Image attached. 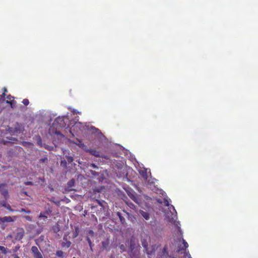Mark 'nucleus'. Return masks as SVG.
Wrapping results in <instances>:
<instances>
[{
	"label": "nucleus",
	"mask_w": 258,
	"mask_h": 258,
	"mask_svg": "<svg viewBox=\"0 0 258 258\" xmlns=\"http://www.w3.org/2000/svg\"><path fill=\"white\" fill-rule=\"evenodd\" d=\"M140 213L145 220H148L150 219V215L149 213L143 210H140Z\"/></svg>",
	"instance_id": "14"
},
{
	"label": "nucleus",
	"mask_w": 258,
	"mask_h": 258,
	"mask_svg": "<svg viewBox=\"0 0 258 258\" xmlns=\"http://www.w3.org/2000/svg\"><path fill=\"white\" fill-rule=\"evenodd\" d=\"M6 103L10 104L12 108H14L17 103L16 101L14 100L15 98L11 95H9L6 97Z\"/></svg>",
	"instance_id": "5"
},
{
	"label": "nucleus",
	"mask_w": 258,
	"mask_h": 258,
	"mask_svg": "<svg viewBox=\"0 0 258 258\" xmlns=\"http://www.w3.org/2000/svg\"><path fill=\"white\" fill-rule=\"evenodd\" d=\"M86 239L87 241V242L89 245L91 251H93L92 248L94 245V244L92 243V242L90 238L88 236L86 237Z\"/></svg>",
	"instance_id": "18"
},
{
	"label": "nucleus",
	"mask_w": 258,
	"mask_h": 258,
	"mask_svg": "<svg viewBox=\"0 0 258 258\" xmlns=\"http://www.w3.org/2000/svg\"><path fill=\"white\" fill-rule=\"evenodd\" d=\"M149 238L148 236L146 237V238H143L141 239V243L143 247L145 248V249L147 251L148 247V242L147 239Z\"/></svg>",
	"instance_id": "10"
},
{
	"label": "nucleus",
	"mask_w": 258,
	"mask_h": 258,
	"mask_svg": "<svg viewBox=\"0 0 258 258\" xmlns=\"http://www.w3.org/2000/svg\"><path fill=\"white\" fill-rule=\"evenodd\" d=\"M75 184V180L72 179L69 181L67 183L68 190V191H74L75 190L72 188V187L74 186Z\"/></svg>",
	"instance_id": "9"
},
{
	"label": "nucleus",
	"mask_w": 258,
	"mask_h": 258,
	"mask_svg": "<svg viewBox=\"0 0 258 258\" xmlns=\"http://www.w3.org/2000/svg\"><path fill=\"white\" fill-rule=\"evenodd\" d=\"M25 144H30L29 142H25Z\"/></svg>",
	"instance_id": "46"
},
{
	"label": "nucleus",
	"mask_w": 258,
	"mask_h": 258,
	"mask_svg": "<svg viewBox=\"0 0 258 258\" xmlns=\"http://www.w3.org/2000/svg\"><path fill=\"white\" fill-rule=\"evenodd\" d=\"M66 159H67V161H68L69 163H72V162L74 161L73 157H72V156H66Z\"/></svg>",
	"instance_id": "24"
},
{
	"label": "nucleus",
	"mask_w": 258,
	"mask_h": 258,
	"mask_svg": "<svg viewBox=\"0 0 258 258\" xmlns=\"http://www.w3.org/2000/svg\"><path fill=\"white\" fill-rule=\"evenodd\" d=\"M128 196L135 202L137 203V197L134 192L128 193Z\"/></svg>",
	"instance_id": "19"
},
{
	"label": "nucleus",
	"mask_w": 258,
	"mask_h": 258,
	"mask_svg": "<svg viewBox=\"0 0 258 258\" xmlns=\"http://www.w3.org/2000/svg\"><path fill=\"white\" fill-rule=\"evenodd\" d=\"M7 184L2 183L0 184V192L4 197L6 199H7L9 197V192L8 189L6 188Z\"/></svg>",
	"instance_id": "6"
},
{
	"label": "nucleus",
	"mask_w": 258,
	"mask_h": 258,
	"mask_svg": "<svg viewBox=\"0 0 258 258\" xmlns=\"http://www.w3.org/2000/svg\"><path fill=\"white\" fill-rule=\"evenodd\" d=\"M23 194H24V195L25 196H28V194H27V191H24L23 192Z\"/></svg>",
	"instance_id": "43"
},
{
	"label": "nucleus",
	"mask_w": 258,
	"mask_h": 258,
	"mask_svg": "<svg viewBox=\"0 0 258 258\" xmlns=\"http://www.w3.org/2000/svg\"><path fill=\"white\" fill-rule=\"evenodd\" d=\"M73 258H76L75 257H73Z\"/></svg>",
	"instance_id": "49"
},
{
	"label": "nucleus",
	"mask_w": 258,
	"mask_h": 258,
	"mask_svg": "<svg viewBox=\"0 0 258 258\" xmlns=\"http://www.w3.org/2000/svg\"><path fill=\"white\" fill-rule=\"evenodd\" d=\"M71 245V242L70 241H62L61 244L62 247L69 248Z\"/></svg>",
	"instance_id": "15"
},
{
	"label": "nucleus",
	"mask_w": 258,
	"mask_h": 258,
	"mask_svg": "<svg viewBox=\"0 0 258 258\" xmlns=\"http://www.w3.org/2000/svg\"><path fill=\"white\" fill-rule=\"evenodd\" d=\"M75 231L74 232L73 236V237L74 238H76L79 235V232H80L79 228L78 226H76L75 227Z\"/></svg>",
	"instance_id": "20"
},
{
	"label": "nucleus",
	"mask_w": 258,
	"mask_h": 258,
	"mask_svg": "<svg viewBox=\"0 0 258 258\" xmlns=\"http://www.w3.org/2000/svg\"><path fill=\"white\" fill-rule=\"evenodd\" d=\"M25 231L23 228L18 229V232L15 236V239L17 240H21L24 235Z\"/></svg>",
	"instance_id": "7"
},
{
	"label": "nucleus",
	"mask_w": 258,
	"mask_h": 258,
	"mask_svg": "<svg viewBox=\"0 0 258 258\" xmlns=\"http://www.w3.org/2000/svg\"><path fill=\"white\" fill-rule=\"evenodd\" d=\"M14 258H20L17 255L14 254L13 255Z\"/></svg>",
	"instance_id": "41"
},
{
	"label": "nucleus",
	"mask_w": 258,
	"mask_h": 258,
	"mask_svg": "<svg viewBox=\"0 0 258 258\" xmlns=\"http://www.w3.org/2000/svg\"><path fill=\"white\" fill-rule=\"evenodd\" d=\"M53 125H55L56 128L65 127L66 123L64 121V117H58L56 118L53 122Z\"/></svg>",
	"instance_id": "3"
},
{
	"label": "nucleus",
	"mask_w": 258,
	"mask_h": 258,
	"mask_svg": "<svg viewBox=\"0 0 258 258\" xmlns=\"http://www.w3.org/2000/svg\"><path fill=\"white\" fill-rule=\"evenodd\" d=\"M109 245V240L108 239H106L104 241H102V245L103 249H106Z\"/></svg>",
	"instance_id": "16"
},
{
	"label": "nucleus",
	"mask_w": 258,
	"mask_h": 258,
	"mask_svg": "<svg viewBox=\"0 0 258 258\" xmlns=\"http://www.w3.org/2000/svg\"><path fill=\"white\" fill-rule=\"evenodd\" d=\"M25 219L27 221H32V218L31 216H25L24 217Z\"/></svg>",
	"instance_id": "29"
},
{
	"label": "nucleus",
	"mask_w": 258,
	"mask_h": 258,
	"mask_svg": "<svg viewBox=\"0 0 258 258\" xmlns=\"http://www.w3.org/2000/svg\"><path fill=\"white\" fill-rule=\"evenodd\" d=\"M25 184L26 185H33L34 184L32 181H26L24 182Z\"/></svg>",
	"instance_id": "30"
},
{
	"label": "nucleus",
	"mask_w": 258,
	"mask_h": 258,
	"mask_svg": "<svg viewBox=\"0 0 258 258\" xmlns=\"http://www.w3.org/2000/svg\"><path fill=\"white\" fill-rule=\"evenodd\" d=\"M62 164H63V166H66V165H67L66 161H61V165H62Z\"/></svg>",
	"instance_id": "37"
},
{
	"label": "nucleus",
	"mask_w": 258,
	"mask_h": 258,
	"mask_svg": "<svg viewBox=\"0 0 258 258\" xmlns=\"http://www.w3.org/2000/svg\"><path fill=\"white\" fill-rule=\"evenodd\" d=\"M90 166H91L92 168H94V169L98 168V166H97L96 165H95V164H94V163L91 164L90 165Z\"/></svg>",
	"instance_id": "32"
},
{
	"label": "nucleus",
	"mask_w": 258,
	"mask_h": 258,
	"mask_svg": "<svg viewBox=\"0 0 258 258\" xmlns=\"http://www.w3.org/2000/svg\"><path fill=\"white\" fill-rule=\"evenodd\" d=\"M41 180L44 181V179H41Z\"/></svg>",
	"instance_id": "48"
},
{
	"label": "nucleus",
	"mask_w": 258,
	"mask_h": 258,
	"mask_svg": "<svg viewBox=\"0 0 258 258\" xmlns=\"http://www.w3.org/2000/svg\"><path fill=\"white\" fill-rule=\"evenodd\" d=\"M56 255L59 258H63L64 256V253L62 250H57L56 252Z\"/></svg>",
	"instance_id": "21"
},
{
	"label": "nucleus",
	"mask_w": 258,
	"mask_h": 258,
	"mask_svg": "<svg viewBox=\"0 0 258 258\" xmlns=\"http://www.w3.org/2000/svg\"><path fill=\"white\" fill-rule=\"evenodd\" d=\"M0 251H1L2 253L5 254H6L7 253V248L3 246L0 245Z\"/></svg>",
	"instance_id": "23"
},
{
	"label": "nucleus",
	"mask_w": 258,
	"mask_h": 258,
	"mask_svg": "<svg viewBox=\"0 0 258 258\" xmlns=\"http://www.w3.org/2000/svg\"><path fill=\"white\" fill-rule=\"evenodd\" d=\"M6 96V94L5 93V92H3L2 94L0 95L1 98L3 99Z\"/></svg>",
	"instance_id": "35"
},
{
	"label": "nucleus",
	"mask_w": 258,
	"mask_h": 258,
	"mask_svg": "<svg viewBox=\"0 0 258 258\" xmlns=\"http://www.w3.org/2000/svg\"><path fill=\"white\" fill-rule=\"evenodd\" d=\"M88 234H89V236H91V237H94V232L92 230H89L88 231Z\"/></svg>",
	"instance_id": "25"
},
{
	"label": "nucleus",
	"mask_w": 258,
	"mask_h": 258,
	"mask_svg": "<svg viewBox=\"0 0 258 258\" xmlns=\"http://www.w3.org/2000/svg\"><path fill=\"white\" fill-rule=\"evenodd\" d=\"M58 231H59V229H58V228H57V229H54V231L55 232H58Z\"/></svg>",
	"instance_id": "42"
},
{
	"label": "nucleus",
	"mask_w": 258,
	"mask_h": 258,
	"mask_svg": "<svg viewBox=\"0 0 258 258\" xmlns=\"http://www.w3.org/2000/svg\"><path fill=\"white\" fill-rule=\"evenodd\" d=\"M31 250L34 258H43L42 254L36 246H32Z\"/></svg>",
	"instance_id": "4"
},
{
	"label": "nucleus",
	"mask_w": 258,
	"mask_h": 258,
	"mask_svg": "<svg viewBox=\"0 0 258 258\" xmlns=\"http://www.w3.org/2000/svg\"><path fill=\"white\" fill-rule=\"evenodd\" d=\"M0 205L5 208H6L7 209H8L10 212H14V210L11 208V207L10 205L8 204H7L5 201H3L0 203Z\"/></svg>",
	"instance_id": "13"
},
{
	"label": "nucleus",
	"mask_w": 258,
	"mask_h": 258,
	"mask_svg": "<svg viewBox=\"0 0 258 258\" xmlns=\"http://www.w3.org/2000/svg\"><path fill=\"white\" fill-rule=\"evenodd\" d=\"M22 103L25 105L27 106L29 104V100L27 99H24L22 101Z\"/></svg>",
	"instance_id": "27"
},
{
	"label": "nucleus",
	"mask_w": 258,
	"mask_h": 258,
	"mask_svg": "<svg viewBox=\"0 0 258 258\" xmlns=\"http://www.w3.org/2000/svg\"><path fill=\"white\" fill-rule=\"evenodd\" d=\"M103 157V158H105V159H108V158H107V157Z\"/></svg>",
	"instance_id": "47"
},
{
	"label": "nucleus",
	"mask_w": 258,
	"mask_h": 258,
	"mask_svg": "<svg viewBox=\"0 0 258 258\" xmlns=\"http://www.w3.org/2000/svg\"><path fill=\"white\" fill-rule=\"evenodd\" d=\"M184 258H191L189 253H186L184 255Z\"/></svg>",
	"instance_id": "31"
},
{
	"label": "nucleus",
	"mask_w": 258,
	"mask_h": 258,
	"mask_svg": "<svg viewBox=\"0 0 258 258\" xmlns=\"http://www.w3.org/2000/svg\"><path fill=\"white\" fill-rule=\"evenodd\" d=\"M56 134L57 135H60V132H56Z\"/></svg>",
	"instance_id": "44"
},
{
	"label": "nucleus",
	"mask_w": 258,
	"mask_h": 258,
	"mask_svg": "<svg viewBox=\"0 0 258 258\" xmlns=\"http://www.w3.org/2000/svg\"><path fill=\"white\" fill-rule=\"evenodd\" d=\"M52 211L48 209L44 213L41 212L39 215V218H42L45 221L47 219V215L51 213Z\"/></svg>",
	"instance_id": "8"
},
{
	"label": "nucleus",
	"mask_w": 258,
	"mask_h": 258,
	"mask_svg": "<svg viewBox=\"0 0 258 258\" xmlns=\"http://www.w3.org/2000/svg\"><path fill=\"white\" fill-rule=\"evenodd\" d=\"M138 255H137L135 257H132V258H139V257L137 256Z\"/></svg>",
	"instance_id": "45"
},
{
	"label": "nucleus",
	"mask_w": 258,
	"mask_h": 258,
	"mask_svg": "<svg viewBox=\"0 0 258 258\" xmlns=\"http://www.w3.org/2000/svg\"><path fill=\"white\" fill-rule=\"evenodd\" d=\"M130 255L131 257H135L137 255H138L139 253V249L138 247L136 246V245L134 240L132 239L130 241Z\"/></svg>",
	"instance_id": "2"
},
{
	"label": "nucleus",
	"mask_w": 258,
	"mask_h": 258,
	"mask_svg": "<svg viewBox=\"0 0 258 258\" xmlns=\"http://www.w3.org/2000/svg\"><path fill=\"white\" fill-rule=\"evenodd\" d=\"M87 152L89 153L91 155H93L96 157H101L100 155L99 152L95 149H89L87 151Z\"/></svg>",
	"instance_id": "12"
},
{
	"label": "nucleus",
	"mask_w": 258,
	"mask_h": 258,
	"mask_svg": "<svg viewBox=\"0 0 258 258\" xmlns=\"http://www.w3.org/2000/svg\"><path fill=\"white\" fill-rule=\"evenodd\" d=\"M164 204H165V206H169V203L167 200H166L164 201Z\"/></svg>",
	"instance_id": "36"
},
{
	"label": "nucleus",
	"mask_w": 258,
	"mask_h": 258,
	"mask_svg": "<svg viewBox=\"0 0 258 258\" xmlns=\"http://www.w3.org/2000/svg\"><path fill=\"white\" fill-rule=\"evenodd\" d=\"M97 203L101 207H103V204L101 202H100L99 200H97L96 201Z\"/></svg>",
	"instance_id": "38"
},
{
	"label": "nucleus",
	"mask_w": 258,
	"mask_h": 258,
	"mask_svg": "<svg viewBox=\"0 0 258 258\" xmlns=\"http://www.w3.org/2000/svg\"><path fill=\"white\" fill-rule=\"evenodd\" d=\"M91 131H95L96 132L97 131H99V130L94 126H91Z\"/></svg>",
	"instance_id": "33"
},
{
	"label": "nucleus",
	"mask_w": 258,
	"mask_h": 258,
	"mask_svg": "<svg viewBox=\"0 0 258 258\" xmlns=\"http://www.w3.org/2000/svg\"><path fill=\"white\" fill-rule=\"evenodd\" d=\"M116 215L118 217L120 222L122 224H123L125 222V218L122 216V214H121V213H120L119 212H117L116 213Z\"/></svg>",
	"instance_id": "17"
},
{
	"label": "nucleus",
	"mask_w": 258,
	"mask_h": 258,
	"mask_svg": "<svg viewBox=\"0 0 258 258\" xmlns=\"http://www.w3.org/2000/svg\"><path fill=\"white\" fill-rule=\"evenodd\" d=\"M63 241H68V239H67V236L66 235H64L63 237Z\"/></svg>",
	"instance_id": "39"
},
{
	"label": "nucleus",
	"mask_w": 258,
	"mask_h": 258,
	"mask_svg": "<svg viewBox=\"0 0 258 258\" xmlns=\"http://www.w3.org/2000/svg\"><path fill=\"white\" fill-rule=\"evenodd\" d=\"M14 220L11 216L0 217V221L3 223L13 222Z\"/></svg>",
	"instance_id": "11"
},
{
	"label": "nucleus",
	"mask_w": 258,
	"mask_h": 258,
	"mask_svg": "<svg viewBox=\"0 0 258 258\" xmlns=\"http://www.w3.org/2000/svg\"><path fill=\"white\" fill-rule=\"evenodd\" d=\"M20 212H25L26 213H27V214H30L31 213V211L30 210H26L25 209H21L20 211Z\"/></svg>",
	"instance_id": "26"
},
{
	"label": "nucleus",
	"mask_w": 258,
	"mask_h": 258,
	"mask_svg": "<svg viewBox=\"0 0 258 258\" xmlns=\"http://www.w3.org/2000/svg\"><path fill=\"white\" fill-rule=\"evenodd\" d=\"M162 252L163 253V255H165V254H168V252H167V247L166 246H164V248L162 249Z\"/></svg>",
	"instance_id": "28"
},
{
	"label": "nucleus",
	"mask_w": 258,
	"mask_h": 258,
	"mask_svg": "<svg viewBox=\"0 0 258 258\" xmlns=\"http://www.w3.org/2000/svg\"><path fill=\"white\" fill-rule=\"evenodd\" d=\"M3 91L6 94V93L8 92V90L6 88L4 87L3 88Z\"/></svg>",
	"instance_id": "40"
},
{
	"label": "nucleus",
	"mask_w": 258,
	"mask_h": 258,
	"mask_svg": "<svg viewBox=\"0 0 258 258\" xmlns=\"http://www.w3.org/2000/svg\"><path fill=\"white\" fill-rule=\"evenodd\" d=\"M127 205L132 209H136V206L132 202H126Z\"/></svg>",
	"instance_id": "22"
},
{
	"label": "nucleus",
	"mask_w": 258,
	"mask_h": 258,
	"mask_svg": "<svg viewBox=\"0 0 258 258\" xmlns=\"http://www.w3.org/2000/svg\"><path fill=\"white\" fill-rule=\"evenodd\" d=\"M119 248H120V249H121L122 250H124V249H125V246L123 244H121L119 246Z\"/></svg>",
	"instance_id": "34"
},
{
	"label": "nucleus",
	"mask_w": 258,
	"mask_h": 258,
	"mask_svg": "<svg viewBox=\"0 0 258 258\" xmlns=\"http://www.w3.org/2000/svg\"><path fill=\"white\" fill-rule=\"evenodd\" d=\"M178 224H179V222H177L176 223V226L177 229V233H179L180 236V239H181L182 241V244H178L177 246V251L178 252H180L181 251L186 250V248L188 246V243L186 242V241L183 238V235L181 229L180 227L178 226Z\"/></svg>",
	"instance_id": "1"
}]
</instances>
